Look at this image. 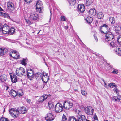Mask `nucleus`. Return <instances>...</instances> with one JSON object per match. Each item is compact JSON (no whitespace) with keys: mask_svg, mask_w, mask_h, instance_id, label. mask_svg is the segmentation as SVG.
Returning <instances> with one entry per match:
<instances>
[{"mask_svg":"<svg viewBox=\"0 0 121 121\" xmlns=\"http://www.w3.org/2000/svg\"><path fill=\"white\" fill-rule=\"evenodd\" d=\"M2 27L0 25V32L1 31Z\"/></svg>","mask_w":121,"mask_h":121,"instance_id":"bf43d9fd","label":"nucleus"},{"mask_svg":"<svg viewBox=\"0 0 121 121\" xmlns=\"http://www.w3.org/2000/svg\"><path fill=\"white\" fill-rule=\"evenodd\" d=\"M16 73L17 75L22 76L25 74V70L22 67L17 68L16 70Z\"/></svg>","mask_w":121,"mask_h":121,"instance_id":"7ed1b4c3","label":"nucleus"},{"mask_svg":"<svg viewBox=\"0 0 121 121\" xmlns=\"http://www.w3.org/2000/svg\"><path fill=\"white\" fill-rule=\"evenodd\" d=\"M24 1L26 3H30L31 2L32 0H24Z\"/></svg>","mask_w":121,"mask_h":121,"instance_id":"8fccbe9b","label":"nucleus"},{"mask_svg":"<svg viewBox=\"0 0 121 121\" xmlns=\"http://www.w3.org/2000/svg\"><path fill=\"white\" fill-rule=\"evenodd\" d=\"M17 94L19 96H21L23 95V93L21 90H19L17 92Z\"/></svg>","mask_w":121,"mask_h":121,"instance_id":"c9c22d12","label":"nucleus"},{"mask_svg":"<svg viewBox=\"0 0 121 121\" xmlns=\"http://www.w3.org/2000/svg\"><path fill=\"white\" fill-rule=\"evenodd\" d=\"M50 95H47L46 94H44L41 96L39 99V102H42L46 100L47 98L48 97L50 96Z\"/></svg>","mask_w":121,"mask_h":121,"instance_id":"dca6fc26","label":"nucleus"},{"mask_svg":"<svg viewBox=\"0 0 121 121\" xmlns=\"http://www.w3.org/2000/svg\"><path fill=\"white\" fill-rule=\"evenodd\" d=\"M43 8H36L37 11L39 13H41L42 11Z\"/></svg>","mask_w":121,"mask_h":121,"instance_id":"37998d69","label":"nucleus"},{"mask_svg":"<svg viewBox=\"0 0 121 121\" xmlns=\"http://www.w3.org/2000/svg\"><path fill=\"white\" fill-rule=\"evenodd\" d=\"M114 92L115 93H117L119 91V90H118L117 88H114Z\"/></svg>","mask_w":121,"mask_h":121,"instance_id":"09e8293b","label":"nucleus"},{"mask_svg":"<svg viewBox=\"0 0 121 121\" xmlns=\"http://www.w3.org/2000/svg\"><path fill=\"white\" fill-rule=\"evenodd\" d=\"M104 86L105 87H107L108 86H107V85L106 84V83H105V82H104Z\"/></svg>","mask_w":121,"mask_h":121,"instance_id":"13d9d810","label":"nucleus"},{"mask_svg":"<svg viewBox=\"0 0 121 121\" xmlns=\"http://www.w3.org/2000/svg\"><path fill=\"white\" fill-rule=\"evenodd\" d=\"M27 75L29 79L32 80L34 76V73L33 70L31 69H28L27 71Z\"/></svg>","mask_w":121,"mask_h":121,"instance_id":"0eeeda50","label":"nucleus"},{"mask_svg":"<svg viewBox=\"0 0 121 121\" xmlns=\"http://www.w3.org/2000/svg\"><path fill=\"white\" fill-rule=\"evenodd\" d=\"M10 115L14 118L18 117L19 115V113L18 109H11L9 111Z\"/></svg>","mask_w":121,"mask_h":121,"instance_id":"f03ea898","label":"nucleus"},{"mask_svg":"<svg viewBox=\"0 0 121 121\" xmlns=\"http://www.w3.org/2000/svg\"><path fill=\"white\" fill-rule=\"evenodd\" d=\"M115 27V30L117 33H121V26H120L119 25H118Z\"/></svg>","mask_w":121,"mask_h":121,"instance_id":"5701e85b","label":"nucleus"},{"mask_svg":"<svg viewBox=\"0 0 121 121\" xmlns=\"http://www.w3.org/2000/svg\"><path fill=\"white\" fill-rule=\"evenodd\" d=\"M73 103L70 102H65L64 103V107L66 109H69L73 106Z\"/></svg>","mask_w":121,"mask_h":121,"instance_id":"1a4fd4ad","label":"nucleus"},{"mask_svg":"<svg viewBox=\"0 0 121 121\" xmlns=\"http://www.w3.org/2000/svg\"><path fill=\"white\" fill-rule=\"evenodd\" d=\"M36 6V8H43V6L42 2L40 1L37 2Z\"/></svg>","mask_w":121,"mask_h":121,"instance_id":"4be33fe9","label":"nucleus"},{"mask_svg":"<svg viewBox=\"0 0 121 121\" xmlns=\"http://www.w3.org/2000/svg\"><path fill=\"white\" fill-rule=\"evenodd\" d=\"M0 14L2 16H3L4 17H6L8 16L7 14L2 12H0Z\"/></svg>","mask_w":121,"mask_h":121,"instance_id":"c03bdc74","label":"nucleus"},{"mask_svg":"<svg viewBox=\"0 0 121 121\" xmlns=\"http://www.w3.org/2000/svg\"><path fill=\"white\" fill-rule=\"evenodd\" d=\"M12 52L13 53L16 54L17 53V51L15 50L12 51Z\"/></svg>","mask_w":121,"mask_h":121,"instance_id":"864d4df0","label":"nucleus"},{"mask_svg":"<svg viewBox=\"0 0 121 121\" xmlns=\"http://www.w3.org/2000/svg\"><path fill=\"white\" fill-rule=\"evenodd\" d=\"M94 38L95 39L96 41L97 42L98 41V39L97 38V37L96 36H94Z\"/></svg>","mask_w":121,"mask_h":121,"instance_id":"6e6d98bb","label":"nucleus"},{"mask_svg":"<svg viewBox=\"0 0 121 121\" xmlns=\"http://www.w3.org/2000/svg\"><path fill=\"white\" fill-rule=\"evenodd\" d=\"M7 76L5 75H2L0 76V80L2 82L6 81Z\"/></svg>","mask_w":121,"mask_h":121,"instance_id":"a878e982","label":"nucleus"},{"mask_svg":"<svg viewBox=\"0 0 121 121\" xmlns=\"http://www.w3.org/2000/svg\"><path fill=\"white\" fill-rule=\"evenodd\" d=\"M48 105L50 109H52L54 106L53 103L51 101L49 102L48 103Z\"/></svg>","mask_w":121,"mask_h":121,"instance_id":"7c9ffc66","label":"nucleus"},{"mask_svg":"<svg viewBox=\"0 0 121 121\" xmlns=\"http://www.w3.org/2000/svg\"><path fill=\"white\" fill-rule=\"evenodd\" d=\"M108 86L109 87L111 88H112L114 87L115 88L117 87V86L115 85V84L112 83H111L108 85Z\"/></svg>","mask_w":121,"mask_h":121,"instance_id":"f704fd0d","label":"nucleus"},{"mask_svg":"<svg viewBox=\"0 0 121 121\" xmlns=\"http://www.w3.org/2000/svg\"><path fill=\"white\" fill-rule=\"evenodd\" d=\"M105 40L108 42V45L111 48H113L115 47L116 44L114 42H110L113 39V35L110 31L105 34Z\"/></svg>","mask_w":121,"mask_h":121,"instance_id":"f257e3e1","label":"nucleus"},{"mask_svg":"<svg viewBox=\"0 0 121 121\" xmlns=\"http://www.w3.org/2000/svg\"><path fill=\"white\" fill-rule=\"evenodd\" d=\"M114 50L117 54L119 56H121V48H119L118 47H117Z\"/></svg>","mask_w":121,"mask_h":121,"instance_id":"aec40b11","label":"nucleus"},{"mask_svg":"<svg viewBox=\"0 0 121 121\" xmlns=\"http://www.w3.org/2000/svg\"><path fill=\"white\" fill-rule=\"evenodd\" d=\"M85 6L83 4H80L78 5L77 8V11L80 12H83L85 10Z\"/></svg>","mask_w":121,"mask_h":121,"instance_id":"9b49d317","label":"nucleus"},{"mask_svg":"<svg viewBox=\"0 0 121 121\" xmlns=\"http://www.w3.org/2000/svg\"><path fill=\"white\" fill-rule=\"evenodd\" d=\"M100 30L102 33H104L105 34L110 31V28L105 24L101 26Z\"/></svg>","mask_w":121,"mask_h":121,"instance_id":"39448f33","label":"nucleus"},{"mask_svg":"<svg viewBox=\"0 0 121 121\" xmlns=\"http://www.w3.org/2000/svg\"><path fill=\"white\" fill-rule=\"evenodd\" d=\"M11 93L12 96L14 97H16L17 95V92L14 90H12L11 91Z\"/></svg>","mask_w":121,"mask_h":121,"instance_id":"c756f323","label":"nucleus"},{"mask_svg":"<svg viewBox=\"0 0 121 121\" xmlns=\"http://www.w3.org/2000/svg\"><path fill=\"white\" fill-rule=\"evenodd\" d=\"M3 11V10L0 6V11Z\"/></svg>","mask_w":121,"mask_h":121,"instance_id":"052dcab7","label":"nucleus"},{"mask_svg":"<svg viewBox=\"0 0 121 121\" xmlns=\"http://www.w3.org/2000/svg\"><path fill=\"white\" fill-rule=\"evenodd\" d=\"M0 121H9V120L7 118L2 117L0 118Z\"/></svg>","mask_w":121,"mask_h":121,"instance_id":"79ce46f5","label":"nucleus"},{"mask_svg":"<svg viewBox=\"0 0 121 121\" xmlns=\"http://www.w3.org/2000/svg\"><path fill=\"white\" fill-rule=\"evenodd\" d=\"M78 112H79L78 113V121H86V118L85 116L84 115H80L79 114H81V112L78 110Z\"/></svg>","mask_w":121,"mask_h":121,"instance_id":"2eb2a0df","label":"nucleus"},{"mask_svg":"<svg viewBox=\"0 0 121 121\" xmlns=\"http://www.w3.org/2000/svg\"><path fill=\"white\" fill-rule=\"evenodd\" d=\"M45 118L47 121H50L53 120L55 118V117L53 114L48 113L46 114Z\"/></svg>","mask_w":121,"mask_h":121,"instance_id":"6e6552de","label":"nucleus"},{"mask_svg":"<svg viewBox=\"0 0 121 121\" xmlns=\"http://www.w3.org/2000/svg\"><path fill=\"white\" fill-rule=\"evenodd\" d=\"M2 33L4 34H6L8 33L9 28L7 25H5L3 27L2 26Z\"/></svg>","mask_w":121,"mask_h":121,"instance_id":"4468645a","label":"nucleus"},{"mask_svg":"<svg viewBox=\"0 0 121 121\" xmlns=\"http://www.w3.org/2000/svg\"><path fill=\"white\" fill-rule=\"evenodd\" d=\"M5 111V108H4V110L3 111V112H4Z\"/></svg>","mask_w":121,"mask_h":121,"instance_id":"69168bd1","label":"nucleus"},{"mask_svg":"<svg viewBox=\"0 0 121 121\" xmlns=\"http://www.w3.org/2000/svg\"><path fill=\"white\" fill-rule=\"evenodd\" d=\"M81 91L82 94L83 95H86L87 94V92L84 90H81Z\"/></svg>","mask_w":121,"mask_h":121,"instance_id":"a19ab883","label":"nucleus"},{"mask_svg":"<svg viewBox=\"0 0 121 121\" xmlns=\"http://www.w3.org/2000/svg\"><path fill=\"white\" fill-rule=\"evenodd\" d=\"M117 41L119 44L121 45V35L118 36L117 38Z\"/></svg>","mask_w":121,"mask_h":121,"instance_id":"58836bf2","label":"nucleus"},{"mask_svg":"<svg viewBox=\"0 0 121 121\" xmlns=\"http://www.w3.org/2000/svg\"><path fill=\"white\" fill-rule=\"evenodd\" d=\"M10 76L12 82L13 83H16L17 82V78L16 75L14 74H10Z\"/></svg>","mask_w":121,"mask_h":121,"instance_id":"f3484780","label":"nucleus"},{"mask_svg":"<svg viewBox=\"0 0 121 121\" xmlns=\"http://www.w3.org/2000/svg\"><path fill=\"white\" fill-rule=\"evenodd\" d=\"M118 73V71L115 69H114L113 71L112 72V73L114 74H117Z\"/></svg>","mask_w":121,"mask_h":121,"instance_id":"a18cd8bd","label":"nucleus"},{"mask_svg":"<svg viewBox=\"0 0 121 121\" xmlns=\"http://www.w3.org/2000/svg\"><path fill=\"white\" fill-rule=\"evenodd\" d=\"M68 121H78L74 117L72 116L69 118Z\"/></svg>","mask_w":121,"mask_h":121,"instance_id":"2f4dec72","label":"nucleus"},{"mask_svg":"<svg viewBox=\"0 0 121 121\" xmlns=\"http://www.w3.org/2000/svg\"><path fill=\"white\" fill-rule=\"evenodd\" d=\"M18 109L19 113L23 114L26 113L27 112V109L24 106L19 107Z\"/></svg>","mask_w":121,"mask_h":121,"instance_id":"9d476101","label":"nucleus"},{"mask_svg":"<svg viewBox=\"0 0 121 121\" xmlns=\"http://www.w3.org/2000/svg\"><path fill=\"white\" fill-rule=\"evenodd\" d=\"M93 118L95 120H98V119L97 117V116L95 114V115H94V116L93 117Z\"/></svg>","mask_w":121,"mask_h":121,"instance_id":"3c124183","label":"nucleus"},{"mask_svg":"<svg viewBox=\"0 0 121 121\" xmlns=\"http://www.w3.org/2000/svg\"><path fill=\"white\" fill-rule=\"evenodd\" d=\"M27 101L28 103H30V102L31 101V100L29 99H27Z\"/></svg>","mask_w":121,"mask_h":121,"instance_id":"5fc2aeb1","label":"nucleus"},{"mask_svg":"<svg viewBox=\"0 0 121 121\" xmlns=\"http://www.w3.org/2000/svg\"><path fill=\"white\" fill-rule=\"evenodd\" d=\"M67 119L66 116L63 115L62 117L61 121H67Z\"/></svg>","mask_w":121,"mask_h":121,"instance_id":"ea45409f","label":"nucleus"},{"mask_svg":"<svg viewBox=\"0 0 121 121\" xmlns=\"http://www.w3.org/2000/svg\"><path fill=\"white\" fill-rule=\"evenodd\" d=\"M112 98V100L114 101H117L119 100L120 99V97L119 96H114Z\"/></svg>","mask_w":121,"mask_h":121,"instance_id":"bb28decb","label":"nucleus"},{"mask_svg":"<svg viewBox=\"0 0 121 121\" xmlns=\"http://www.w3.org/2000/svg\"><path fill=\"white\" fill-rule=\"evenodd\" d=\"M50 13H51V14H50V20L51 19V15H52V13H51V12H50Z\"/></svg>","mask_w":121,"mask_h":121,"instance_id":"0e129e2a","label":"nucleus"},{"mask_svg":"<svg viewBox=\"0 0 121 121\" xmlns=\"http://www.w3.org/2000/svg\"><path fill=\"white\" fill-rule=\"evenodd\" d=\"M35 75L36 77H38L40 78H41L43 76V74L42 73L39 72L36 73Z\"/></svg>","mask_w":121,"mask_h":121,"instance_id":"4c0bfd02","label":"nucleus"},{"mask_svg":"<svg viewBox=\"0 0 121 121\" xmlns=\"http://www.w3.org/2000/svg\"><path fill=\"white\" fill-rule=\"evenodd\" d=\"M26 22H27V23L28 24H30L31 23V22L30 21H29V20L26 21Z\"/></svg>","mask_w":121,"mask_h":121,"instance_id":"4d7b16f0","label":"nucleus"},{"mask_svg":"<svg viewBox=\"0 0 121 121\" xmlns=\"http://www.w3.org/2000/svg\"><path fill=\"white\" fill-rule=\"evenodd\" d=\"M109 21L112 24H114L115 23L114 18L113 17L109 18Z\"/></svg>","mask_w":121,"mask_h":121,"instance_id":"e433bc0d","label":"nucleus"},{"mask_svg":"<svg viewBox=\"0 0 121 121\" xmlns=\"http://www.w3.org/2000/svg\"><path fill=\"white\" fill-rule=\"evenodd\" d=\"M55 111L57 113L60 112L63 110L62 105L60 103H57L55 107Z\"/></svg>","mask_w":121,"mask_h":121,"instance_id":"423d86ee","label":"nucleus"},{"mask_svg":"<svg viewBox=\"0 0 121 121\" xmlns=\"http://www.w3.org/2000/svg\"><path fill=\"white\" fill-rule=\"evenodd\" d=\"M15 31V29L13 28H11L9 30L8 33L9 34L12 35Z\"/></svg>","mask_w":121,"mask_h":121,"instance_id":"393cba45","label":"nucleus"},{"mask_svg":"<svg viewBox=\"0 0 121 121\" xmlns=\"http://www.w3.org/2000/svg\"><path fill=\"white\" fill-rule=\"evenodd\" d=\"M42 74H43L42 77H43V76L44 77H45L46 76H48L47 73H46L45 72H43Z\"/></svg>","mask_w":121,"mask_h":121,"instance_id":"603ef678","label":"nucleus"},{"mask_svg":"<svg viewBox=\"0 0 121 121\" xmlns=\"http://www.w3.org/2000/svg\"><path fill=\"white\" fill-rule=\"evenodd\" d=\"M119 96L120 97V100H121V96Z\"/></svg>","mask_w":121,"mask_h":121,"instance_id":"338daca9","label":"nucleus"},{"mask_svg":"<svg viewBox=\"0 0 121 121\" xmlns=\"http://www.w3.org/2000/svg\"><path fill=\"white\" fill-rule=\"evenodd\" d=\"M92 3V1L91 0H87L85 2L86 5V6L90 5Z\"/></svg>","mask_w":121,"mask_h":121,"instance_id":"cd10ccee","label":"nucleus"},{"mask_svg":"<svg viewBox=\"0 0 121 121\" xmlns=\"http://www.w3.org/2000/svg\"><path fill=\"white\" fill-rule=\"evenodd\" d=\"M7 52V50L4 48H0V56H3Z\"/></svg>","mask_w":121,"mask_h":121,"instance_id":"a211bd4d","label":"nucleus"},{"mask_svg":"<svg viewBox=\"0 0 121 121\" xmlns=\"http://www.w3.org/2000/svg\"><path fill=\"white\" fill-rule=\"evenodd\" d=\"M29 18L32 20H37L38 19V16L37 13L33 10L30 12Z\"/></svg>","mask_w":121,"mask_h":121,"instance_id":"20e7f679","label":"nucleus"},{"mask_svg":"<svg viewBox=\"0 0 121 121\" xmlns=\"http://www.w3.org/2000/svg\"><path fill=\"white\" fill-rule=\"evenodd\" d=\"M7 7L9 10L11 11H13L15 9L14 5L13 3L9 2L7 3Z\"/></svg>","mask_w":121,"mask_h":121,"instance_id":"f8f14e48","label":"nucleus"},{"mask_svg":"<svg viewBox=\"0 0 121 121\" xmlns=\"http://www.w3.org/2000/svg\"><path fill=\"white\" fill-rule=\"evenodd\" d=\"M66 18H65V16H62L61 17V20L65 21H66Z\"/></svg>","mask_w":121,"mask_h":121,"instance_id":"de8ad7c7","label":"nucleus"},{"mask_svg":"<svg viewBox=\"0 0 121 121\" xmlns=\"http://www.w3.org/2000/svg\"><path fill=\"white\" fill-rule=\"evenodd\" d=\"M104 17V15L102 12H99L98 13L97 17L99 19H102Z\"/></svg>","mask_w":121,"mask_h":121,"instance_id":"c85d7f7f","label":"nucleus"},{"mask_svg":"<svg viewBox=\"0 0 121 121\" xmlns=\"http://www.w3.org/2000/svg\"><path fill=\"white\" fill-rule=\"evenodd\" d=\"M65 28L67 29L68 28V27L67 26H66L65 27Z\"/></svg>","mask_w":121,"mask_h":121,"instance_id":"e2e57ef3","label":"nucleus"},{"mask_svg":"<svg viewBox=\"0 0 121 121\" xmlns=\"http://www.w3.org/2000/svg\"><path fill=\"white\" fill-rule=\"evenodd\" d=\"M20 57L19 54V53L18 52H17L16 54V55L15 56V58L17 59H18Z\"/></svg>","mask_w":121,"mask_h":121,"instance_id":"49530a36","label":"nucleus"},{"mask_svg":"<svg viewBox=\"0 0 121 121\" xmlns=\"http://www.w3.org/2000/svg\"><path fill=\"white\" fill-rule=\"evenodd\" d=\"M76 0H69V2L70 5H72L75 4L76 3Z\"/></svg>","mask_w":121,"mask_h":121,"instance_id":"72a5a7b5","label":"nucleus"},{"mask_svg":"<svg viewBox=\"0 0 121 121\" xmlns=\"http://www.w3.org/2000/svg\"><path fill=\"white\" fill-rule=\"evenodd\" d=\"M85 20H86L87 22L88 23L90 24L93 21V19L91 17H88L86 18Z\"/></svg>","mask_w":121,"mask_h":121,"instance_id":"b1692460","label":"nucleus"},{"mask_svg":"<svg viewBox=\"0 0 121 121\" xmlns=\"http://www.w3.org/2000/svg\"><path fill=\"white\" fill-rule=\"evenodd\" d=\"M96 12V10L94 9H90L89 11V14L92 16L95 15Z\"/></svg>","mask_w":121,"mask_h":121,"instance_id":"412c9836","label":"nucleus"},{"mask_svg":"<svg viewBox=\"0 0 121 121\" xmlns=\"http://www.w3.org/2000/svg\"><path fill=\"white\" fill-rule=\"evenodd\" d=\"M21 64L24 65L25 66L27 64V61L26 59H24L22 60H21L20 61Z\"/></svg>","mask_w":121,"mask_h":121,"instance_id":"473e14b6","label":"nucleus"},{"mask_svg":"<svg viewBox=\"0 0 121 121\" xmlns=\"http://www.w3.org/2000/svg\"><path fill=\"white\" fill-rule=\"evenodd\" d=\"M85 110L86 113L88 115H90L92 114L94 110L89 107H86L85 109Z\"/></svg>","mask_w":121,"mask_h":121,"instance_id":"ddd939ff","label":"nucleus"},{"mask_svg":"<svg viewBox=\"0 0 121 121\" xmlns=\"http://www.w3.org/2000/svg\"><path fill=\"white\" fill-rule=\"evenodd\" d=\"M41 79L44 83H46L48 82L49 78L48 76H46L42 77Z\"/></svg>","mask_w":121,"mask_h":121,"instance_id":"6ab92c4d","label":"nucleus"},{"mask_svg":"<svg viewBox=\"0 0 121 121\" xmlns=\"http://www.w3.org/2000/svg\"><path fill=\"white\" fill-rule=\"evenodd\" d=\"M86 121H91L88 120H87V119H86Z\"/></svg>","mask_w":121,"mask_h":121,"instance_id":"774afa93","label":"nucleus"},{"mask_svg":"<svg viewBox=\"0 0 121 121\" xmlns=\"http://www.w3.org/2000/svg\"><path fill=\"white\" fill-rule=\"evenodd\" d=\"M45 84H43V85L42 86H43L42 88L43 89L44 87L45 86Z\"/></svg>","mask_w":121,"mask_h":121,"instance_id":"680f3d73","label":"nucleus"}]
</instances>
